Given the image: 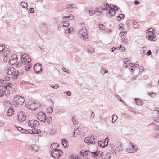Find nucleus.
Wrapping results in <instances>:
<instances>
[{"mask_svg":"<svg viewBox=\"0 0 159 159\" xmlns=\"http://www.w3.org/2000/svg\"><path fill=\"white\" fill-rule=\"evenodd\" d=\"M99 29L102 30L105 29V26L103 24H100L99 25Z\"/></svg>","mask_w":159,"mask_h":159,"instance_id":"nucleus-42","label":"nucleus"},{"mask_svg":"<svg viewBox=\"0 0 159 159\" xmlns=\"http://www.w3.org/2000/svg\"><path fill=\"white\" fill-rule=\"evenodd\" d=\"M13 86V84H12L9 83L4 84L3 85L2 88L4 89H5V91H6L5 95H7L10 94V91L9 90L11 89Z\"/></svg>","mask_w":159,"mask_h":159,"instance_id":"nucleus-6","label":"nucleus"},{"mask_svg":"<svg viewBox=\"0 0 159 159\" xmlns=\"http://www.w3.org/2000/svg\"><path fill=\"white\" fill-rule=\"evenodd\" d=\"M122 19L121 18L120 16H118L116 17V19L118 21H120Z\"/></svg>","mask_w":159,"mask_h":159,"instance_id":"nucleus-57","label":"nucleus"},{"mask_svg":"<svg viewBox=\"0 0 159 159\" xmlns=\"http://www.w3.org/2000/svg\"><path fill=\"white\" fill-rule=\"evenodd\" d=\"M95 116V113L93 112H92L90 117V119L92 120H93Z\"/></svg>","mask_w":159,"mask_h":159,"instance_id":"nucleus-41","label":"nucleus"},{"mask_svg":"<svg viewBox=\"0 0 159 159\" xmlns=\"http://www.w3.org/2000/svg\"><path fill=\"white\" fill-rule=\"evenodd\" d=\"M59 146V145H58L57 143H53L50 146V148L51 149H53V150H54V148L56 149V148Z\"/></svg>","mask_w":159,"mask_h":159,"instance_id":"nucleus-19","label":"nucleus"},{"mask_svg":"<svg viewBox=\"0 0 159 159\" xmlns=\"http://www.w3.org/2000/svg\"><path fill=\"white\" fill-rule=\"evenodd\" d=\"M22 65H23L22 62L21 63H19V62L16 65V67H20L21 66H22Z\"/></svg>","mask_w":159,"mask_h":159,"instance_id":"nucleus-61","label":"nucleus"},{"mask_svg":"<svg viewBox=\"0 0 159 159\" xmlns=\"http://www.w3.org/2000/svg\"><path fill=\"white\" fill-rule=\"evenodd\" d=\"M147 38L151 41H155L156 40L155 37H153L150 35H147Z\"/></svg>","mask_w":159,"mask_h":159,"instance_id":"nucleus-24","label":"nucleus"},{"mask_svg":"<svg viewBox=\"0 0 159 159\" xmlns=\"http://www.w3.org/2000/svg\"><path fill=\"white\" fill-rule=\"evenodd\" d=\"M147 53L146 55L148 56H149L152 54V52L151 50H149Z\"/></svg>","mask_w":159,"mask_h":159,"instance_id":"nucleus-58","label":"nucleus"},{"mask_svg":"<svg viewBox=\"0 0 159 159\" xmlns=\"http://www.w3.org/2000/svg\"><path fill=\"white\" fill-rule=\"evenodd\" d=\"M53 111V109L52 107H49L47 110V113H51Z\"/></svg>","mask_w":159,"mask_h":159,"instance_id":"nucleus-28","label":"nucleus"},{"mask_svg":"<svg viewBox=\"0 0 159 159\" xmlns=\"http://www.w3.org/2000/svg\"><path fill=\"white\" fill-rule=\"evenodd\" d=\"M139 71L142 72L143 70V66H140L139 67Z\"/></svg>","mask_w":159,"mask_h":159,"instance_id":"nucleus-62","label":"nucleus"},{"mask_svg":"<svg viewBox=\"0 0 159 159\" xmlns=\"http://www.w3.org/2000/svg\"><path fill=\"white\" fill-rule=\"evenodd\" d=\"M9 51H8L7 50L6 52H4L3 53V56H5L3 58V61H4L5 62H6L8 60L7 55V54L9 53Z\"/></svg>","mask_w":159,"mask_h":159,"instance_id":"nucleus-17","label":"nucleus"},{"mask_svg":"<svg viewBox=\"0 0 159 159\" xmlns=\"http://www.w3.org/2000/svg\"><path fill=\"white\" fill-rule=\"evenodd\" d=\"M25 64L27 63L28 64L30 63L31 61V58H30L29 57L28 58H27L26 59H25Z\"/></svg>","mask_w":159,"mask_h":159,"instance_id":"nucleus-44","label":"nucleus"},{"mask_svg":"<svg viewBox=\"0 0 159 159\" xmlns=\"http://www.w3.org/2000/svg\"><path fill=\"white\" fill-rule=\"evenodd\" d=\"M14 111L12 108H9L7 111V116H12L14 114Z\"/></svg>","mask_w":159,"mask_h":159,"instance_id":"nucleus-18","label":"nucleus"},{"mask_svg":"<svg viewBox=\"0 0 159 159\" xmlns=\"http://www.w3.org/2000/svg\"><path fill=\"white\" fill-rule=\"evenodd\" d=\"M135 101L136 102V104L138 105H142V103L140 102L139 99L136 98H135Z\"/></svg>","mask_w":159,"mask_h":159,"instance_id":"nucleus-36","label":"nucleus"},{"mask_svg":"<svg viewBox=\"0 0 159 159\" xmlns=\"http://www.w3.org/2000/svg\"><path fill=\"white\" fill-rule=\"evenodd\" d=\"M13 101L16 105H22L25 102L24 99L21 96L17 95L13 98Z\"/></svg>","mask_w":159,"mask_h":159,"instance_id":"nucleus-5","label":"nucleus"},{"mask_svg":"<svg viewBox=\"0 0 159 159\" xmlns=\"http://www.w3.org/2000/svg\"><path fill=\"white\" fill-rule=\"evenodd\" d=\"M46 119L48 123H51L52 121V118L51 117H47V118H46Z\"/></svg>","mask_w":159,"mask_h":159,"instance_id":"nucleus-47","label":"nucleus"},{"mask_svg":"<svg viewBox=\"0 0 159 159\" xmlns=\"http://www.w3.org/2000/svg\"><path fill=\"white\" fill-rule=\"evenodd\" d=\"M5 71L6 73L14 79H16L19 75L18 71L13 67H7L5 69Z\"/></svg>","mask_w":159,"mask_h":159,"instance_id":"nucleus-1","label":"nucleus"},{"mask_svg":"<svg viewBox=\"0 0 159 159\" xmlns=\"http://www.w3.org/2000/svg\"><path fill=\"white\" fill-rule=\"evenodd\" d=\"M40 48L41 50L42 51H45L46 49L43 47L42 46H41L40 47Z\"/></svg>","mask_w":159,"mask_h":159,"instance_id":"nucleus-64","label":"nucleus"},{"mask_svg":"<svg viewBox=\"0 0 159 159\" xmlns=\"http://www.w3.org/2000/svg\"><path fill=\"white\" fill-rule=\"evenodd\" d=\"M67 8L71 7L72 8H76V5L75 4H70L67 6Z\"/></svg>","mask_w":159,"mask_h":159,"instance_id":"nucleus-33","label":"nucleus"},{"mask_svg":"<svg viewBox=\"0 0 159 159\" xmlns=\"http://www.w3.org/2000/svg\"><path fill=\"white\" fill-rule=\"evenodd\" d=\"M79 36L82 39H83L84 41H86L88 39V34L87 30L85 27H83L80 29L78 33Z\"/></svg>","mask_w":159,"mask_h":159,"instance_id":"nucleus-3","label":"nucleus"},{"mask_svg":"<svg viewBox=\"0 0 159 159\" xmlns=\"http://www.w3.org/2000/svg\"><path fill=\"white\" fill-rule=\"evenodd\" d=\"M17 116L18 121L20 122H22L26 120V116L22 111L19 112Z\"/></svg>","mask_w":159,"mask_h":159,"instance_id":"nucleus-9","label":"nucleus"},{"mask_svg":"<svg viewBox=\"0 0 159 159\" xmlns=\"http://www.w3.org/2000/svg\"><path fill=\"white\" fill-rule=\"evenodd\" d=\"M25 106L27 108L32 110H35V101L33 102L32 100H29L25 103Z\"/></svg>","mask_w":159,"mask_h":159,"instance_id":"nucleus-7","label":"nucleus"},{"mask_svg":"<svg viewBox=\"0 0 159 159\" xmlns=\"http://www.w3.org/2000/svg\"><path fill=\"white\" fill-rule=\"evenodd\" d=\"M112 123H115L116 120L118 118L117 116H116L115 115H113L112 116Z\"/></svg>","mask_w":159,"mask_h":159,"instance_id":"nucleus-23","label":"nucleus"},{"mask_svg":"<svg viewBox=\"0 0 159 159\" xmlns=\"http://www.w3.org/2000/svg\"><path fill=\"white\" fill-rule=\"evenodd\" d=\"M72 28L70 27L68 29H67L66 30L68 33H71V31H72Z\"/></svg>","mask_w":159,"mask_h":159,"instance_id":"nucleus-45","label":"nucleus"},{"mask_svg":"<svg viewBox=\"0 0 159 159\" xmlns=\"http://www.w3.org/2000/svg\"><path fill=\"white\" fill-rule=\"evenodd\" d=\"M51 154L53 158L59 159V157L63 155V152L61 150L54 148V150L52 151Z\"/></svg>","mask_w":159,"mask_h":159,"instance_id":"nucleus-4","label":"nucleus"},{"mask_svg":"<svg viewBox=\"0 0 159 159\" xmlns=\"http://www.w3.org/2000/svg\"><path fill=\"white\" fill-rule=\"evenodd\" d=\"M35 110L39 108L40 107V105L39 104V103L36 101H35Z\"/></svg>","mask_w":159,"mask_h":159,"instance_id":"nucleus-37","label":"nucleus"},{"mask_svg":"<svg viewBox=\"0 0 159 159\" xmlns=\"http://www.w3.org/2000/svg\"><path fill=\"white\" fill-rule=\"evenodd\" d=\"M94 13L97 15H99L102 13V12L101 11H96L94 12Z\"/></svg>","mask_w":159,"mask_h":159,"instance_id":"nucleus-49","label":"nucleus"},{"mask_svg":"<svg viewBox=\"0 0 159 159\" xmlns=\"http://www.w3.org/2000/svg\"><path fill=\"white\" fill-rule=\"evenodd\" d=\"M17 59V56L15 54H13L12 55L11 57H10L9 59Z\"/></svg>","mask_w":159,"mask_h":159,"instance_id":"nucleus-39","label":"nucleus"},{"mask_svg":"<svg viewBox=\"0 0 159 159\" xmlns=\"http://www.w3.org/2000/svg\"><path fill=\"white\" fill-rule=\"evenodd\" d=\"M89 138L91 142L92 141V140H95V138L93 135H91Z\"/></svg>","mask_w":159,"mask_h":159,"instance_id":"nucleus-52","label":"nucleus"},{"mask_svg":"<svg viewBox=\"0 0 159 159\" xmlns=\"http://www.w3.org/2000/svg\"><path fill=\"white\" fill-rule=\"evenodd\" d=\"M111 6V5L110 4H106L105 5L104 7V9H103V10H107L108 8L110 7Z\"/></svg>","mask_w":159,"mask_h":159,"instance_id":"nucleus-32","label":"nucleus"},{"mask_svg":"<svg viewBox=\"0 0 159 159\" xmlns=\"http://www.w3.org/2000/svg\"><path fill=\"white\" fill-rule=\"evenodd\" d=\"M133 27L134 28H137L138 27V24L137 23H135L133 24Z\"/></svg>","mask_w":159,"mask_h":159,"instance_id":"nucleus-56","label":"nucleus"},{"mask_svg":"<svg viewBox=\"0 0 159 159\" xmlns=\"http://www.w3.org/2000/svg\"><path fill=\"white\" fill-rule=\"evenodd\" d=\"M17 60L16 59H9L8 64L12 65H14L16 63Z\"/></svg>","mask_w":159,"mask_h":159,"instance_id":"nucleus-20","label":"nucleus"},{"mask_svg":"<svg viewBox=\"0 0 159 159\" xmlns=\"http://www.w3.org/2000/svg\"><path fill=\"white\" fill-rule=\"evenodd\" d=\"M94 49L93 48H90L88 50L87 52L90 54H92L94 52Z\"/></svg>","mask_w":159,"mask_h":159,"instance_id":"nucleus-31","label":"nucleus"},{"mask_svg":"<svg viewBox=\"0 0 159 159\" xmlns=\"http://www.w3.org/2000/svg\"><path fill=\"white\" fill-rule=\"evenodd\" d=\"M29 57V56L26 53H24L22 55L21 61L23 64H25V59Z\"/></svg>","mask_w":159,"mask_h":159,"instance_id":"nucleus-14","label":"nucleus"},{"mask_svg":"<svg viewBox=\"0 0 159 159\" xmlns=\"http://www.w3.org/2000/svg\"><path fill=\"white\" fill-rule=\"evenodd\" d=\"M67 18H66V16H64L62 18V21H63V22L67 21Z\"/></svg>","mask_w":159,"mask_h":159,"instance_id":"nucleus-59","label":"nucleus"},{"mask_svg":"<svg viewBox=\"0 0 159 159\" xmlns=\"http://www.w3.org/2000/svg\"><path fill=\"white\" fill-rule=\"evenodd\" d=\"M111 154L109 153H107L106 154V159H110Z\"/></svg>","mask_w":159,"mask_h":159,"instance_id":"nucleus-48","label":"nucleus"},{"mask_svg":"<svg viewBox=\"0 0 159 159\" xmlns=\"http://www.w3.org/2000/svg\"><path fill=\"white\" fill-rule=\"evenodd\" d=\"M65 111H66V110H65L61 109L59 110V114H60L61 113L64 112Z\"/></svg>","mask_w":159,"mask_h":159,"instance_id":"nucleus-60","label":"nucleus"},{"mask_svg":"<svg viewBox=\"0 0 159 159\" xmlns=\"http://www.w3.org/2000/svg\"><path fill=\"white\" fill-rule=\"evenodd\" d=\"M32 132L33 134H36L40 133L41 131L39 129H34V130L33 129Z\"/></svg>","mask_w":159,"mask_h":159,"instance_id":"nucleus-25","label":"nucleus"},{"mask_svg":"<svg viewBox=\"0 0 159 159\" xmlns=\"http://www.w3.org/2000/svg\"><path fill=\"white\" fill-rule=\"evenodd\" d=\"M62 144L65 148L67 147V141L64 139H62Z\"/></svg>","mask_w":159,"mask_h":159,"instance_id":"nucleus-22","label":"nucleus"},{"mask_svg":"<svg viewBox=\"0 0 159 159\" xmlns=\"http://www.w3.org/2000/svg\"><path fill=\"white\" fill-rule=\"evenodd\" d=\"M94 11L92 10H89V14L90 16H92L93 15Z\"/></svg>","mask_w":159,"mask_h":159,"instance_id":"nucleus-50","label":"nucleus"},{"mask_svg":"<svg viewBox=\"0 0 159 159\" xmlns=\"http://www.w3.org/2000/svg\"><path fill=\"white\" fill-rule=\"evenodd\" d=\"M108 139L107 138H106L105 139V142L103 143L104 145H103V148L108 145Z\"/></svg>","mask_w":159,"mask_h":159,"instance_id":"nucleus-30","label":"nucleus"},{"mask_svg":"<svg viewBox=\"0 0 159 159\" xmlns=\"http://www.w3.org/2000/svg\"><path fill=\"white\" fill-rule=\"evenodd\" d=\"M21 132L23 133H25L26 134H29L30 133V132L29 131L23 128L22 129Z\"/></svg>","mask_w":159,"mask_h":159,"instance_id":"nucleus-35","label":"nucleus"},{"mask_svg":"<svg viewBox=\"0 0 159 159\" xmlns=\"http://www.w3.org/2000/svg\"><path fill=\"white\" fill-rule=\"evenodd\" d=\"M32 151H36L38 149V146L36 144H33L31 146Z\"/></svg>","mask_w":159,"mask_h":159,"instance_id":"nucleus-21","label":"nucleus"},{"mask_svg":"<svg viewBox=\"0 0 159 159\" xmlns=\"http://www.w3.org/2000/svg\"><path fill=\"white\" fill-rule=\"evenodd\" d=\"M31 68V66L30 65H28L25 66V69L26 71H28Z\"/></svg>","mask_w":159,"mask_h":159,"instance_id":"nucleus-51","label":"nucleus"},{"mask_svg":"<svg viewBox=\"0 0 159 159\" xmlns=\"http://www.w3.org/2000/svg\"><path fill=\"white\" fill-rule=\"evenodd\" d=\"M108 11V12H107L106 15L109 17H112L115 14L116 11L113 10V8L112 7L110 8Z\"/></svg>","mask_w":159,"mask_h":159,"instance_id":"nucleus-13","label":"nucleus"},{"mask_svg":"<svg viewBox=\"0 0 159 159\" xmlns=\"http://www.w3.org/2000/svg\"><path fill=\"white\" fill-rule=\"evenodd\" d=\"M76 117L75 116H73L72 121L73 122L74 125H76L77 123V122L76 120Z\"/></svg>","mask_w":159,"mask_h":159,"instance_id":"nucleus-26","label":"nucleus"},{"mask_svg":"<svg viewBox=\"0 0 159 159\" xmlns=\"http://www.w3.org/2000/svg\"><path fill=\"white\" fill-rule=\"evenodd\" d=\"M88 152H90L89 151H85L84 152H82V151H81L80 152V154L84 157V156H87L88 154ZM91 152L92 153V156L93 157H96V156H98L99 155L100 153V151H96L94 152Z\"/></svg>","mask_w":159,"mask_h":159,"instance_id":"nucleus-11","label":"nucleus"},{"mask_svg":"<svg viewBox=\"0 0 159 159\" xmlns=\"http://www.w3.org/2000/svg\"><path fill=\"white\" fill-rule=\"evenodd\" d=\"M37 117L38 119L44 123L46 121V114L43 112L40 111L39 112L37 115Z\"/></svg>","mask_w":159,"mask_h":159,"instance_id":"nucleus-8","label":"nucleus"},{"mask_svg":"<svg viewBox=\"0 0 159 159\" xmlns=\"http://www.w3.org/2000/svg\"><path fill=\"white\" fill-rule=\"evenodd\" d=\"M104 144L101 141H98V145L100 147L103 148V145H104Z\"/></svg>","mask_w":159,"mask_h":159,"instance_id":"nucleus-40","label":"nucleus"},{"mask_svg":"<svg viewBox=\"0 0 159 159\" xmlns=\"http://www.w3.org/2000/svg\"><path fill=\"white\" fill-rule=\"evenodd\" d=\"M28 125L31 127L34 128L37 126L39 124V122L36 120H30L28 123Z\"/></svg>","mask_w":159,"mask_h":159,"instance_id":"nucleus-12","label":"nucleus"},{"mask_svg":"<svg viewBox=\"0 0 159 159\" xmlns=\"http://www.w3.org/2000/svg\"><path fill=\"white\" fill-rule=\"evenodd\" d=\"M6 91L4 90L3 89H0V97L3 96L4 94H6Z\"/></svg>","mask_w":159,"mask_h":159,"instance_id":"nucleus-27","label":"nucleus"},{"mask_svg":"<svg viewBox=\"0 0 159 159\" xmlns=\"http://www.w3.org/2000/svg\"><path fill=\"white\" fill-rule=\"evenodd\" d=\"M66 17L67 18V20H72L74 18V16L72 14H70L69 16H66Z\"/></svg>","mask_w":159,"mask_h":159,"instance_id":"nucleus-29","label":"nucleus"},{"mask_svg":"<svg viewBox=\"0 0 159 159\" xmlns=\"http://www.w3.org/2000/svg\"><path fill=\"white\" fill-rule=\"evenodd\" d=\"M42 69L41 64L39 63L35 64L33 68L34 70L36 73L37 74H39L40 72H42Z\"/></svg>","mask_w":159,"mask_h":159,"instance_id":"nucleus-10","label":"nucleus"},{"mask_svg":"<svg viewBox=\"0 0 159 159\" xmlns=\"http://www.w3.org/2000/svg\"><path fill=\"white\" fill-rule=\"evenodd\" d=\"M115 96H116V98H117V99L119 101L122 102V103H124V104L125 103V102H124V101L121 100V98H120V97L119 95H116Z\"/></svg>","mask_w":159,"mask_h":159,"instance_id":"nucleus-38","label":"nucleus"},{"mask_svg":"<svg viewBox=\"0 0 159 159\" xmlns=\"http://www.w3.org/2000/svg\"><path fill=\"white\" fill-rule=\"evenodd\" d=\"M63 24L62 25L63 26L65 27H68L69 24L68 21L63 22Z\"/></svg>","mask_w":159,"mask_h":159,"instance_id":"nucleus-34","label":"nucleus"},{"mask_svg":"<svg viewBox=\"0 0 159 159\" xmlns=\"http://www.w3.org/2000/svg\"><path fill=\"white\" fill-rule=\"evenodd\" d=\"M51 87L55 89H57L59 87V86L58 85L56 84L55 85L53 86H51Z\"/></svg>","mask_w":159,"mask_h":159,"instance_id":"nucleus-55","label":"nucleus"},{"mask_svg":"<svg viewBox=\"0 0 159 159\" xmlns=\"http://www.w3.org/2000/svg\"><path fill=\"white\" fill-rule=\"evenodd\" d=\"M84 142L87 143L88 144H90L91 143H94L95 141H91L89 137H86L84 139Z\"/></svg>","mask_w":159,"mask_h":159,"instance_id":"nucleus-16","label":"nucleus"},{"mask_svg":"<svg viewBox=\"0 0 159 159\" xmlns=\"http://www.w3.org/2000/svg\"><path fill=\"white\" fill-rule=\"evenodd\" d=\"M65 93H66L68 96H70L71 95V93L70 91H68L65 92Z\"/></svg>","mask_w":159,"mask_h":159,"instance_id":"nucleus-63","label":"nucleus"},{"mask_svg":"<svg viewBox=\"0 0 159 159\" xmlns=\"http://www.w3.org/2000/svg\"><path fill=\"white\" fill-rule=\"evenodd\" d=\"M138 149L137 145H135L133 143L130 142L128 143V148L126 149L125 151L129 153H134L136 152Z\"/></svg>","mask_w":159,"mask_h":159,"instance_id":"nucleus-2","label":"nucleus"},{"mask_svg":"<svg viewBox=\"0 0 159 159\" xmlns=\"http://www.w3.org/2000/svg\"><path fill=\"white\" fill-rule=\"evenodd\" d=\"M154 130H159V126L158 125L155 126L154 129Z\"/></svg>","mask_w":159,"mask_h":159,"instance_id":"nucleus-54","label":"nucleus"},{"mask_svg":"<svg viewBox=\"0 0 159 159\" xmlns=\"http://www.w3.org/2000/svg\"><path fill=\"white\" fill-rule=\"evenodd\" d=\"M105 5V4H102L100 5V6L99 7L100 8L102 11H103V9H104V7Z\"/></svg>","mask_w":159,"mask_h":159,"instance_id":"nucleus-53","label":"nucleus"},{"mask_svg":"<svg viewBox=\"0 0 159 159\" xmlns=\"http://www.w3.org/2000/svg\"><path fill=\"white\" fill-rule=\"evenodd\" d=\"M125 64V65L124 66L126 68H128L129 67H130V66H131V67H134V66H133L134 65L133 64H132V63H129L128 64V61L127 60V59H125L124 60V61Z\"/></svg>","mask_w":159,"mask_h":159,"instance_id":"nucleus-15","label":"nucleus"},{"mask_svg":"<svg viewBox=\"0 0 159 159\" xmlns=\"http://www.w3.org/2000/svg\"><path fill=\"white\" fill-rule=\"evenodd\" d=\"M27 3H25V2H22L20 3L21 6H22V7L24 8H25V6H27Z\"/></svg>","mask_w":159,"mask_h":159,"instance_id":"nucleus-43","label":"nucleus"},{"mask_svg":"<svg viewBox=\"0 0 159 159\" xmlns=\"http://www.w3.org/2000/svg\"><path fill=\"white\" fill-rule=\"evenodd\" d=\"M148 32L149 33H153L152 32V31H153L154 32H155V30L154 29L153 30V28H149V29H148V30L147 31H148Z\"/></svg>","mask_w":159,"mask_h":159,"instance_id":"nucleus-46","label":"nucleus"}]
</instances>
